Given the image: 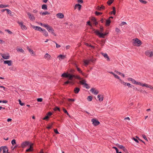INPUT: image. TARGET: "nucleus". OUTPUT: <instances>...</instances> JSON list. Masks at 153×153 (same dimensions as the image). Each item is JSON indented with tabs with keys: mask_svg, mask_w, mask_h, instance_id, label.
Listing matches in <instances>:
<instances>
[{
	"mask_svg": "<svg viewBox=\"0 0 153 153\" xmlns=\"http://www.w3.org/2000/svg\"><path fill=\"white\" fill-rule=\"evenodd\" d=\"M132 42L133 45L137 46H139L142 44L141 42L137 38L133 39Z\"/></svg>",
	"mask_w": 153,
	"mask_h": 153,
	"instance_id": "obj_1",
	"label": "nucleus"
},
{
	"mask_svg": "<svg viewBox=\"0 0 153 153\" xmlns=\"http://www.w3.org/2000/svg\"><path fill=\"white\" fill-rule=\"evenodd\" d=\"M45 28L49 32H51V34L53 35L54 36H56V34L54 33V30L51 27L47 25Z\"/></svg>",
	"mask_w": 153,
	"mask_h": 153,
	"instance_id": "obj_2",
	"label": "nucleus"
},
{
	"mask_svg": "<svg viewBox=\"0 0 153 153\" xmlns=\"http://www.w3.org/2000/svg\"><path fill=\"white\" fill-rule=\"evenodd\" d=\"M81 84L84 85V87L88 89L90 88V87L88 84L86 83V81L85 80H83L80 81Z\"/></svg>",
	"mask_w": 153,
	"mask_h": 153,
	"instance_id": "obj_3",
	"label": "nucleus"
},
{
	"mask_svg": "<svg viewBox=\"0 0 153 153\" xmlns=\"http://www.w3.org/2000/svg\"><path fill=\"white\" fill-rule=\"evenodd\" d=\"M145 54L147 56L152 57H153V51H146L145 52Z\"/></svg>",
	"mask_w": 153,
	"mask_h": 153,
	"instance_id": "obj_4",
	"label": "nucleus"
},
{
	"mask_svg": "<svg viewBox=\"0 0 153 153\" xmlns=\"http://www.w3.org/2000/svg\"><path fill=\"white\" fill-rule=\"evenodd\" d=\"M107 33H101L99 32V31L98 30H96V35H98L99 36L100 38H104L105 36H106L107 35Z\"/></svg>",
	"mask_w": 153,
	"mask_h": 153,
	"instance_id": "obj_5",
	"label": "nucleus"
},
{
	"mask_svg": "<svg viewBox=\"0 0 153 153\" xmlns=\"http://www.w3.org/2000/svg\"><path fill=\"white\" fill-rule=\"evenodd\" d=\"M98 101L100 102L103 101L104 98V95L102 94H99L97 96Z\"/></svg>",
	"mask_w": 153,
	"mask_h": 153,
	"instance_id": "obj_6",
	"label": "nucleus"
},
{
	"mask_svg": "<svg viewBox=\"0 0 153 153\" xmlns=\"http://www.w3.org/2000/svg\"><path fill=\"white\" fill-rule=\"evenodd\" d=\"M1 55L2 58L4 59H8L10 58V56L8 54H2L1 53Z\"/></svg>",
	"mask_w": 153,
	"mask_h": 153,
	"instance_id": "obj_7",
	"label": "nucleus"
},
{
	"mask_svg": "<svg viewBox=\"0 0 153 153\" xmlns=\"http://www.w3.org/2000/svg\"><path fill=\"white\" fill-rule=\"evenodd\" d=\"M18 23L21 26V28L22 30H26L27 29L26 27L23 25L22 22H18Z\"/></svg>",
	"mask_w": 153,
	"mask_h": 153,
	"instance_id": "obj_8",
	"label": "nucleus"
},
{
	"mask_svg": "<svg viewBox=\"0 0 153 153\" xmlns=\"http://www.w3.org/2000/svg\"><path fill=\"white\" fill-rule=\"evenodd\" d=\"M1 151H3V153H6V152L7 151V147L6 146H2L0 147Z\"/></svg>",
	"mask_w": 153,
	"mask_h": 153,
	"instance_id": "obj_9",
	"label": "nucleus"
},
{
	"mask_svg": "<svg viewBox=\"0 0 153 153\" xmlns=\"http://www.w3.org/2000/svg\"><path fill=\"white\" fill-rule=\"evenodd\" d=\"M13 63V61L12 60H5L4 61V64H7L8 66H11Z\"/></svg>",
	"mask_w": 153,
	"mask_h": 153,
	"instance_id": "obj_10",
	"label": "nucleus"
},
{
	"mask_svg": "<svg viewBox=\"0 0 153 153\" xmlns=\"http://www.w3.org/2000/svg\"><path fill=\"white\" fill-rule=\"evenodd\" d=\"M29 142L28 141H25L23 142L21 144V146L22 148H24L25 147L29 145Z\"/></svg>",
	"mask_w": 153,
	"mask_h": 153,
	"instance_id": "obj_11",
	"label": "nucleus"
},
{
	"mask_svg": "<svg viewBox=\"0 0 153 153\" xmlns=\"http://www.w3.org/2000/svg\"><path fill=\"white\" fill-rule=\"evenodd\" d=\"M102 55L105 57V58L107 59V60L108 61H110V59L108 56L107 54L106 53H101Z\"/></svg>",
	"mask_w": 153,
	"mask_h": 153,
	"instance_id": "obj_12",
	"label": "nucleus"
},
{
	"mask_svg": "<svg viewBox=\"0 0 153 153\" xmlns=\"http://www.w3.org/2000/svg\"><path fill=\"white\" fill-rule=\"evenodd\" d=\"M94 61V59H90L89 60H85L84 61V65L85 66L87 65H88L89 61L93 62Z\"/></svg>",
	"mask_w": 153,
	"mask_h": 153,
	"instance_id": "obj_13",
	"label": "nucleus"
},
{
	"mask_svg": "<svg viewBox=\"0 0 153 153\" xmlns=\"http://www.w3.org/2000/svg\"><path fill=\"white\" fill-rule=\"evenodd\" d=\"M27 14L28 16L29 19L31 20H34L35 19V17L33 15L31 14V13H27Z\"/></svg>",
	"mask_w": 153,
	"mask_h": 153,
	"instance_id": "obj_14",
	"label": "nucleus"
},
{
	"mask_svg": "<svg viewBox=\"0 0 153 153\" xmlns=\"http://www.w3.org/2000/svg\"><path fill=\"white\" fill-rule=\"evenodd\" d=\"M33 28L35 30H36L40 31H42L43 30L41 27L37 26H34Z\"/></svg>",
	"mask_w": 153,
	"mask_h": 153,
	"instance_id": "obj_15",
	"label": "nucleus"
},
{
	"mask_svg": "<svg viewBox=\"0 0 153 153\" xmlns=\"http://www.w3.org/2000/svg\"><path fill=\"white\" fill-rule=\"evenodd\" d=\"M143 85L144 86V87H145L148 88H149L150 89L153 90V86L151 85L145 83V84Z\"/></svg>",
	"mask_w": 153,
	"mask_h": 153,
	"instance_id": "obj_16",
	"label": "nucleus"
},
{
	"mask_svg": "<svg viewBox=\"0 0 153 153\" xmlns=\"http://www.w3.org/2000/svg\"><path fill=\"white\" fill-rule=\"evenodd\" d=\"M75 76L74 75L71 74H68V78L69 79L72 80L73 78Z\"/></svg>",
	"mask_w": 153,
	"mask_h": 153,
	"instance_id": "obj_17",
	"label": "nucleus"
},
{
	"mask_svg": "<svg viewBox=\"0 0 153 153\" xmlns=\"http://www.w3.org/2000/svg\"><path fill=\"white\" fill-rule=\"evenodd\" d=\"M57 17L58 18L62 19L64 17V15L62 13H58L56 14Z\"/></svg>",
	"mask_w": 153,
	"mask_h": 153,
	"instance_id": "obj_18",
	"label": "nucleus"
},
{
	"mask_svg": "<svg viewBox=\"0 0 153 153\" xmlns=\"http://www.w3.org/2000/svg\"><path fill=\"white\" fill-rule=\"evenodd\" d=\"M51 56L48 53H46L45 56V58L48 60L50 59Z\"/></svg>",
	"mask_w": 153,
	"mask_h": 153,
	"instance_id": "obj_19",
	"label": "nucleus"
},
{
	"mask_svg": "<svg viewBox=\"0 0 153 153\" xmlns=\"http://www.w3.org/2000/svg\"><path fill=\"white\" fill-rule=\"evenodd\" d=\"M80 91V89L77 87L75 88L74 90V92L76 94H78Z\"/></svg>",
	"mask_w": 153,
	"mask_h": 153,
	"instance_id": "obj_20",
	"label": "nucleus"
},
{
	"mask_svg": "<svg viewBox=\"0 0 153 153\" xmlns=\"http://www.w3.org/2000/svg\"><path fill=\"white\" fill-rule=\"evenodd\" d=\"M65 57V56L63 55L60 54L58 56L57 58H59V59L61 60L64 59Z\"/></svg>",
	"mask_w": 153,
	"mask_h": 153,
	"instance_id": "obj_21",
	"label": "nucleus"
},
{
	"mask_svg": "<svg viewBox=\"0 0 153 153\" xmlns=\"http://www.w3.org/2000/svg\"><path fill=\"white\" fill-rule=\"evenodd\" d=\"M43 33V35L45 36H48V34L46 31L44 29H43L42 31Z\"/></svg>",
	"mask_w": 153,
	"mask_h": 153,
	"instance_id": "obj_22",
	"label": "nucleus"
},
{
	"mask_svg": "<svg viewBox=\"0 0 153 153\" xmlns=\"http://www.w3.org/2000/svg\"><path fill=\"white\" fill-rule=\"evenodd\" d=\"M128 81H131L134 84H135V82H136V80L131 78H128Z\"/></svg>",
	"mask_w": 153,
	"mask_h": 153,
	"instance_id": "obj_23",
	"label": "nucleus"
},
{
	"mask_svg": "<svg viewBox=\"0 0 153 153\" xmlns=\"http://www.w3.org/2000/svg\"><path fill=\"white\" fill-rule=\"evenodd\" d=\"M111 21L110 19H108L106 20L105 25L107 26H108L110 25L111 23Z\"/></svg>",
	"mask_w": 153,
	"mask_h": 153,
	"instance_id": "obj_24",
	"label": "nucleus"
},
{
	"mask_svg": "<svg viewBox=\"0 0 153 153\" xmlns=\"http://www.w3.org/2000/svg\"><path fill=\"white\" fill-rule=\"evenodd\" d=\"M91 22H93L94 25H96V19L94 17H92L91 19Z\"/></svg>",
	"mask_w": 153,
	"mask_h": 153,
	"instance_id": "obj_25",
	"label": "nucleus"
},
{
	"mask_svg": "<svg viewBox=\"0 0 153 153\" xmlns=\"http://www.w3.org/2000/svg\"><path fill=\"white\" fill-rule=\"evenodd\" d=\"M114 72L117 74L119 75H121L123 77H124L125 75L123 74H122L121 72H119L118 71H115Z\"/></svg>",
	"mask_w": 153,
	"mask_h": 153,
	"instance_id": "obj_26",
	"label": "nucleus"
},
{
	"mask_svg": "<svg viewBox=\"0 0 153 153\" xmlns=\"http://www.w3.org/2000/svg\"><path fill=\"white\" fill-rule=\"evenodd\" d=\"M81 6L79 4H76L75 6V8L76 9L77 8H78V10H79L81 8Z\"/></svg>",
	"mask_w": 153,
	"mask_h": 153,
	"instance_id": "obj_27",
	"label": "nucleus"
},
{
	"mask_svg": "<svg viewBox=\"0 0 153 153\" xmlns=\"http://www.w3.org/2000/svg\"><path fill=\"white\" fill-rule=\"evenodd\" d=\"M134 84L138 85H141L143 87H144V86H143V85H144L145 83L143 84L142 83L140 82H137V81H136V82H135V83Z\"/></svg>",
	"mask_w": 153,
	"mask_h": 153,
	"instance_id": "obj_28",
	"label": "nucleus"
},
{
	"mask_svg": "<svg viewBox=\"0 0 153 153\" xmlns=\"http://www.w3.org/2000/svg\"><path fill=\"white\" fill-rule=\"evenodd\" d=\"M33 144L30 145V148L26 150V152H31L33 150L32 149Z\"/></svg>",
	"mask_w": 153,
	"mask_h": 153,
	"instance_id": "obj_29",
	"label": "nucleus"
},
{
	"mask_svg": "<svg viewBox=\"0 0 153 153\" xmlns=\"http://www.w3.org/2000/svg\"><path fill=\"white\" fill-rule=\"evenodd\" d=\"M42 8L43 10H46L47 9V6L46 4H44L42 5Z\"/></svg>",
	"mask_w": 153,
	"mask_h": 153,
	"instance_id": "obj_30",
	"label": "nucleus"
},
{
	"mask_svg": "<svg viewBox=\"0 0 153 153\" xmlns=\"http://www.w3.org/2000/svg\"><path fill=\"white\" fill-rule=\"evenodd\" d=\"M27 49L31 54H33L34 51L33 50H32L30 48H29L28 47H27Z\"/></svg>",
	"mask_w": 153,
	"mask_h": 153,
	"instance_id": "obj_31",
	"label": "nucleus"
},
{
	"mask_svg": "<svg viewBox=\"0 0 153 153\" xmlns=\"http://www.w3.org/2000/svg\"><path fill=\"white\" fill-rule=\"evenodd\" d=\"M105 8V7L104 6H101L100 7H98L97 8V9L99 10H101L102 9H104ZM96 9H97V8H96Z\"/></svg>",
	"mask_w": 153,
	"mask_h": 153,
	"instance_id": "obj_32",
	"label": "nucleus"
},
{
	"mask_svg": "<svg viewBox=\"0 0 153 153\" xmlns=\"http://www.w3.org/2000/svg\"><path fill=\"white\" fill-rule=\"evenodd\" d=\"M17 50L18 52H20L22 53H24V51L22 48H18Z\"/></svg>",
	"mask_w": 153,
	"mask_h": 153,
	"instance_id": "obj_33",
	"label": "nucleus"
},
{
	"mask_svg": "<svg viewBox=\"0 0 153 153\" xmlns=\"http://www.w3.org/2000/svg\"><path fill=\"white\" fill-rule=\"evenodd\" d=\"M68 74H67L66 73H64L61 76L63 77L68 78Z\"/></svg>",
	"mask_w": 153,
	"mask_h": 153,
	"instance_id": "obj_34",
	"label": "nucleus"
},
{
	"mask_svg": "<svg viewBox=\"0 0 153 153\" xmlns=\"http://www.w3.org/2000/svg\"><path fill=\"white\" fill-rule=\"evenodd\" d=\"M75 76H74V78H75L76 79H78L79 80H82V78H81L78 75H74Z\"/></svg>",
	"mask_w": 153,
	"mask_h": 153,
	"instance_id": "obj_35",
	"label": "nucleus"
},
{
	"mask_svg": "<svg viewBox=\"0 0 153 153\" xmlns=\"http://www.w3.org/2000/svg\"><path fill=\"white\" fill-rule=\"evenodd\" d=\"M113 148L115 149L116 151V153H121V152H119V150L117 147L115 146H114Z\"/></svg>",
	"mask_w": 153,
	"mask_h": 153,
	"instance_id": "obj_36",
	"label": "nucleus"
},
{
	"mask_svg": "<svg viewBox=\"0 0 153 153\" xmlns=\"http://www.w3.org/2000/svg\"><path fill=\"white\" fill-rule=\"evenodd\" d=\"M6 11H7V13L8 14H9L10 16H11L12 15V12L9 9H7Z\"/></svg>",
	"mask_w": 153,
	"mask_h": 153,
	"instance_id": "obj_37",
	"label": "nucleus"
},
{
	"mask_svg": "<svg viewBox=\"0 0 153 153\" xmlns=\"http://www.w3.org/2000/svg\"><path fill=\"white\" fill-rule=\"evenodd\" d=\"M87 99L89 101H91L92 100V97L90 96H88L87 97Z\"/></svg>",
	"mask_w": 153,
	"mask_h": 153,
	"instance_id": "obj_38",
	"label": "nucleus"
},
{
	"mask_svg": "<svg viewBox=\"0 0 153 153\" xmlns=\"http://www.w3.org/2000/svg\"><path fill=\"white\" fill-rule=\"evenodd\" d=\"M120 82L123 85H126V83L125 82L123 81L121 79H119Z\"/></svg>",
	"mask_w": 153,
	"mask_h": 153,
	"instance_id": "obj_39",
	"label": "nucleus"
},
{
	"mask_svg": "<svg viewBox=\"0 0 153 153\" xmlns=\"http://www.w3.org/2000/svg\"><path fill=\"white\" fill-rule=\"evenodd\" d=\"M113 11L111 12V14H113L114 15L115 14V8L114 7L113 8Z\"/></svg>",
	"mask_w": 153,
	"mask_h": 153,
	"instance_id": "obj_40",
	"label": "nucleus"
},
{
	"mask_svg": "<svg viewBox=\"0 0 153 153\" xmlns=\"http://www.w3.org/2000/svg\"><path fill=\"white\" fill-rule=\"evenodd\" d=\"M11 143L13 145H14L16 143L15 140L13 139L11 141Z\"/></svg>",
	"mask_w": 153,
	"mask_h": 153,
	"instance_id": "obj_41",
	"label": "nucleus"
},
{
	"mask_svg": "<svg viewBox=\"0 0 153 153\" xmlns=\"http://www.w3.org/2000/svg\"><path fill=\"white\" fill-rule=\"evenodd\" d=\"M113 0H108L107 2L108 4V5H110L113 3Z\"/></svg>",
	"mask_w": 153,
	"mask_h": 153,
	"instance_id": "obj_42",
	"label": "nucleus"
},
{
	"mask_svg": "<svg viewBox=\"0 0 153 153\" xmlns=\"http://www.w3.org/2000/svg\"><path fill=\"white\" fill-rule=\"evenodd\" d=\"M139 1L141 3H143L144 4H146L147 3V2L145 0H139Z\"/></svg>",
	"mask_w": 153,
	"mask_h": 153,
	"instance_id": "obj_43",
	"label": "nucleus"
},
{
	"mask_svg": "<svg viewBox=\"0 0 153 153\" xmlns=\"http://www.w3.org/2000/svg\"><path fill=\"white\" fill-rule=\"evenodd\" d=\"M49 14L50 13L47 11H45L42 13V15L43 16Z\"/></svg>",
	"mask_w": 153,
	"mask_h": 153,
	"instance_id": "obj_44",
	"label": "nucleus"
},
{
	"mask_svg": "<svg viewBox=\"0 0 153 153\" xmlns=\"http://www.w3.org/2000/svg\"><path fill=\"white\" fill-rule=\"evenodd\" d=\"M126 84L129 87L132 88L133 87H134V86L131 85L129 83H126Z\"/></svg>",
	"mask_w": 153,
	"mask_h": 153,
	"instance_id": "obj_45",
	"label": "nucleus"
},
{
	"mask_svg": "<svg viewBox=\"0 0 153 153\" xmlns=\"http://www.w3.org/2000/svg\"><path fill=\"white\" fill-rule=\"evenodd\" d=\"M90 91L92 93H93L94 94H96V91H94V89L92 88L90 90Z\"/></svg>",
	"mask_w": 153,
	"mask_h": 153,
	"instance_id": "obj_46",
	"label": "nucleus"
},
{
	"mask_svg": "<svg viewBox=\"0 0 153 153\" xmlns=\"http://www.w3.org/2000/svg\"><path fill=\"white\" fill-rule=\"evenodd\" d=\"M92 122H93V124L94 126H96V119H92L91 120Z\"/></svg>",
	"mask_w": 153,
	"mask_h": 153,
	"instance_id": "obj_47",
	"label": "nucleus"
},
{
	"mask_svg": "<svg viewBox=\"0 0 153 153\" xmlns=\"http://www.w3.org/2000/svg\"><path fill=\"white\" fill-rule=\"evenodd\" d=\"M54 111H56L57 110L58 111H60V108L57 107H56L54 109Z\"/></svg>",
	"mask_w": 153,
	"mask_h": 153,
	"instance_id": "obj_48",
	"label": "nucleus"
},
{
	"mask_svg": "<svg viewBox=\"0 0 153 153\" xmlns=\"http://www.w3.org/2000/svg\"><path fill=\"white\" fill-rule=\"evenodd\" d=\"M114 77L116 79H120L119 76H118L117 74H114Z\"/></svg>",
	"mask_w": 153,
	"mask_h": 153,
	"instance_id": "obj_49",
	"label": "nucleus"
},
{
	"mask_svg": "<svg viewBox=\"0 0 153 153\" xmlns=\"http://www.w3.org/2000/svg\"><path fill=\"white\" fill-rule=\"evenodd\" d=\"M115 31L118 33H120V29L119 28L117 27L115 28Z\"/></svg>",
	"mask_w": 153,
	"mask_h": 153,
	"instance_id": "obj_50",
	"label": "nucleus"
},
{
	"mask_svg": "<svg viewBox=\"0 0 153 153\" xmlns=\"http://www.w3.org/2000/svg\"><path fill=\"white\" fill-rule=\"evenodd\" d=\"M5 31L7 32L9 34H11L12 33V32L8 29H5Z\"/></svg>",
	"mask_w": 153,
	"mask_h": 153,
	"instance_id": "obj_51",
	"label": "nucleus"
},
{
	"mask_svg": "<svg viewBox=\"0 0 153 153\" xmlns=\"http://www.w3.org/2000/svg\"><path fill=\"white\" fill-rule=\"evenodd\" d=\"M19 104L21 105L22 106H23L24 105V104H25L24 103H23L22 102H21V100H19Z\"/></svg>",
	"mask_w": 153,
	"mask_h": 153,
	"instance_id": "obj_52",
	"label": "nucleus"
},
{
	"mask_svg": "<svg viewBox=\"0 0 153 153\" xmlns=\"http://www.w3.org/2000/svg\"><path fill=\"white\" fill-rule=\"evenodd\" d=\"M40 25L42 26H43L45 27H46L47 25V24H43L41 23H40Z\"/></svg>",
	"mask_w": 153,
	"mask_h": 153,
	"instance_id": "obj_53",
	"label": "nucleus"
},
{
	"mask_svg": "<svg viewBox=\"0 0 153 153\" xmlns=\"http://www.w3.org/2000/svg\"><path fill=\"white\" fill-rule=\"evenodd\" d=\"M142 137L143 138L146 140H148L146 138V135L144 134L142 135Z\"/></svg>",
	"mask_w": 153,
	"mask_h": 153,
	"instance_id": "obj_54",
	"label": "nucleus"
},
{
	"mask_svg": "<svg viewBox=\"0 0 153 153\" xmlns=\"http://www.w3.org/2000/svg\"><path fill=\"white\" fill-rule=\"evenodd\" d=\"M42 98H39L37 99V101L38 102H41L42 101Z\"/></svg>",
	"mask_w": 153,
	"mask_h": 153,
	"instance_id": "obj_55",
	"label": "nucleus"
},
{
	"mask_svg": "<svg viewBox=\"0 0 153 153\" xmlns=\"http://www.w3.org/2000/svg\"><path fill=\"white\" fill-rule=\"evenodd\" d=\"M76 68L77 69V71L78 72H79L80 73H82V71L79 68H78V67H77V68Z\"/></svg>",
	"mask_w": 153,
	"mask_h": 153,
	"instance_id": "obj_56",
	"label": "nucleus"
},
{
	"mask_svg": "<svg viewBox=\"0 0 153 153\" xmlns=\"http://www.w3.org/2000/svg\"><path fill=\"white\" fill-rule=\"evenodd\" d=\"M87 24L89 25L91 27H92V25L91 23L90 22V21L87 22Z\"/></svg>",
	"mask_w": 153,
	"mask_h": 153,
	"instance_id": "obj_57",
	"label": "nucleus"
},
{
	"mask_svg": "<svg viewBox=\"0 0 153 153\" xmlns=\"http://www.w3.org/2000/svg\"><path fill=\"white\" fill-rule=\"evenodd\" d=\"M54 42L56 44V47L57 48H59L60 47V45H59L58 44H57L56 42Z\"/></svg>",
	"mask_w": 153,
	"mask_h": 153,
	"instance_id": "obj_58",
	"label": "nucleus"
},
{
	"mask_svg": "<svg viewBox=\"0 0 153 153\" xmlns=\"http://www.w3.org/2000/svg\"><path fill=\"white\" fill-rule=\"evenodd\" d=\"M102 14V13L96 11V16L101 15Z\"/></svg>",
	"mask_w": 153,
	"mask_h": 153,
	"instance_id": "obj_59",
	"label": "nucleus"
},
{
	"mask_svg": "<svg viewBox=\"0 0 153 153\" xmlns=\"http://www.w3.org/2000/svg\"><path fill=\"white\" fill-rule=\"evenodd\" d=\"M54 132L56 134H59V132L58 131V130H57V129H54Z\"/></svg>",
	"mask_w": 153,
	"mask_h": 153,
	"instance_id": "obj_60",
	"label": "nucleus"
},
{
	"mask_svg": "<svg viewBox=\"0 0 153 153\" xmlns=\"http://www.w3.org/2000/svg\"><path fill=\"white\" fill-rule=\"evenodd\" d=\"M49 117L48 116H45V117L43 118V120H47L48 119Z\"/></svg>",
	"mask_w": 153,
	"mask_h": 153,
	"instance_id": "obj_61",
	"label": "nucleus"
},
{
	"mask_svg": "<svg viewBox=\"0 0 153 153\" xmlns=\"http://www.w3.org/2000/svg\"><path fill=\"white\" fill-rule=\"evenodd\" d=\"M68 100L69 101L74 102L75 101V100L74 99H68Z\"/></svg>",
	"mask_w": 153,
	"mask_h": 153,
	"instance_id": "obj_62",
	"label": "nucleus"
},
{
	"mask_svg": "<svg viewBox=\"0 0 153 153\" xmlns=\"http://www.w3.org/2000/svg\"><path fill=\"white\" fill-rule=\"evenodd\" d=\"M119 147L121 149H125V147L124 146H123V145H120L119 146Z\"/></svg>",
	"mask_w": 153,
	"mask_h": 153,
	"instance_id": "obj_63",
	"label": "nucleus"
},
{
	"mask_svg": "<svg viewBox=\"0 0 153 153\" xmlns=\"http://www.w3.org/2000/svg\"><path fill=\"white\" fill-rule=\"evenodd\" d=\"M63 110L64 113L65 114H67L68 113L67 111L64 108H63Z\"/></svg>",
	"mask_w": 153,
	"mask_h": 153,
	"instance_id": "obj_64",
	"label": "nucleus"
}]
</instances>
